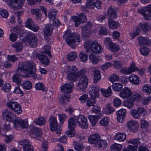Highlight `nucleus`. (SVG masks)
I'll return each instance as SVG.
<instances>
[{"label":"nucleus","mask_w":151,"mask_h":151,"mask_svg":"<svg viewBox=\"0 0 151 151\" xmlns=\"http://www.w3.org/2000/svg\"><path fill=\"white\" fill-rule=\"evenodd\" d=\"M109 50L111 52H116L119 49V46L118 45L112 43L109 47Z\"/></svg>","instance_id":"nucleus-50"},{"label":"nucleus","mask_w":151,"mask_h":151,"mask_svg":"<svg viewBox=\"0 0 151 151\" xmlns=\"http://www.w3.org/2000/svg\"><path fill=\"white\" fill-rule=\"evenodd\" d=\"M30 132L31 133L30 136L36 139V140L41 141L43 138L40 136L41 133V129L39 128L35 127L33 126H31L29 127Z\"/></svg>","instance_id":"nucleus-9"},{"label":"nucleus","mask_w":151,"mask_h":151,"mask_svg":"<svg viewBox=\"0 0 151 151\" xmlns=\"http://www.w3.org/2000/svg\"><path fill=\"white\" fill-rule=\"evenodd\" d=\"M112 19H108V25L109 27L112 29L117 28L119 26V23Z\"/></svg>","instance_id":"nucleus-29"},{"label":"nucleus","mask_w":151,"mask_h":151,"mask_svg":"<svg viewBox=\"0 0 151 151\" xmlns=\"http://www.w3.org/2000/svg\"><path fill=\"white\" fill-rule=\"evenodd\" d=\"M112 88L115 91H120L123 88L122 84L120 83H115L113 84Z\"/></svg>","instance_id":"nucleus-44"},{"label":"nucleus","mask_w":151,"mask_h":151,"mask_svg":"<svg viewBox=\"0 0 151 151\" xmlns=\"http://www.w3.org/2000/svg\"><path fill=\"white\" fill-rule=\"evenodd\" d=\"M35 66L36 65L32 61L19 63L17 70L25 74L26 77H29L33 75L35 73Z\"/></svg>","instance_id":"nucleus-2"},{"label":"nucleus","mask_w":151,"mask_h":151,"mask_svg":"<svg viewBox=\"0 0 151 151\" xmlns=\"http://www.w3.org/2000/svg\"><path fill=\"white\" fill-rule=\"evenodd\" d=\"M88 98L86 102V105L88 107L93 106L96 103L95 98Z\"/></svg>","instance_id":"nucleus-54"},{"label":"nucleus","mask_w":151,"mask_h":151,"mask_svg":"<svg viewBox=\"0 0 151 151\" xmlns=\"http://www.w3.org/2000/svg\"><path fill=\"white\" fill-rule=\"evenodd\" d=\"M107 14L109 18V19H115L117 17L116 12L112 8L111 6L108 9Z\"/></svg>","instance_id":"nucleus-30"},{"label":"nucleus","mask_w":151,"mask_h":151,"mask_svg":"<svg viewBox=\"0 0 151 151\" xmlns=\"http://www.w3.org/2000/svg\"><path fill=\"white\" fill-rule=\"evenodd\" d=\"M16 71L18 73L14 75L12 78V79L13 82L16 83L19 86H20L21 84L20 83L21 82V81L19 74L21 72H18L17 70Z\"/></svg>","instance_id":"nucleus-41"},{"label":"nucleus","mask_w":151,"mask_h":151,"mask_svg":"<svg viewBox=\"0 0 151 151\" xmlns=\"http://www.w3.org/2000/svg\"><path fill=\"white\" fill-rule=\"evenodd\" d=\"M35 88L37 90H41L43 91H46V88L42 83H36L35 85Z\"/></svg>","instance_id":"nucleus-46"},{"label":"nucleus","mask_w":151,"mask_h":151,"mask_svg":"<svg viewBox=\"0 0 151 151\" xmlns=\"http://www.w3.org/2000/svg\"><path fill=\"white\" fill-rule=\"evenodd\" d=\"M139 126L138 122L135 121L130 120L127 123V127L132 132L137 131L138 129Z\"/></svg>","instance_id":"nucleus-16"},{"label":"nucleus","mask_w":151,"mask_h":151,"mask_svg":"<svg viewBox=\"0 0 151 151\" xmlns=\"http://www.w3.org/2000/svg\"><path fill=\"white\" fill-rule=\"evenodd\" d=\"M98 67H95L92 68V70L94 75L93 82L96 83L100 81L101 76L100 72L98 70Z\"/></svg>","instance_id":"nucleus-23"},{"label":"nucleus","mask_w":151,"mask_h":151,"mask_svg":"<svg viewBox=\"0 0 151 151\" xmlns=\"http://www.w3.org/2000/svg\"><path fill=\"white\" fill-rule=\"evenodd\" d=\"M134 101V99H128L123 102V104L128 108H131L133 106Z\"/></svg>","instance_id":"nucleus-35"},{"label":"nucleus","mask_w":151,"mask_h":151,"mask_svg":"<svg viewBox=\"0 0 151 151\" xmlns=\"http://www.w3.org/2000/svg\"><path fill=\"white\" fill-rule=\"evenodd\" d=\"M2 115L5 120L9 122L13 121L15 128L16 129L18 130L19 126L23 129L26 128L28 126L27 121H24L19 117L16 118L14 115L7 109L3 111Z\"/></svg>","instance_id":"nucleus-1"},{"label":"nucleus","mask_w":151,"mask_h":151,"mask_svg":"<svg viewBox=\"0 0 151 151\" xmlns=\"http://www.w3.org/2000/svg\"><path fill=\"white\" fill-rule=\"evenodd\" d=\"M72 19L75 22V26L76 27L81 23L87 21L86 16L83 13H80L78 16L73 17Z\"/></svg>","instance_id":"nucleus-12"},{"label":"nucleus","mask_w":151,"mask_h":151,"mask_svg":"<svg viewBox=\"0 0 151 151\" xmlns=\"http://www.w3.org/2000/svg\"><path fill=\"white\" fill-rule=\"evenodd\" d=\"M142 91L144 92L150 94L151 92V86L149 84H146L143 87Z\"/></svg>","instance_id":"nucleus-57"},{"label":"nucleus","mask_w":151,"mask_h":151,"mask_svg":"<svg viewBox=\"0 0 151 151\" xmlns=\"http://www.w3.org/2000/svg\"><path fill=\"white\" fill-rule=\"evenodd\" d=\"M73 84L70 82V83H67L62 87L61 90L62 92L64 93L67 94L70 93L72 91V86Z\"/></svg>","instance_id":"nucleus-22"},{"label":"nucleus","mask_w":151,"mask_h":151,"mask_svg":"<svg viewBox=\"0 0 151 151\" xmlns=\"http://www.w3.org/2000/svg\"><path fill=\"white\" fill-rule=\"evenodd\" d=\"M19 0H8V4L12 7L15 9H19L22 5L23 4L21 3V4H19L18 2Z\"/></svg>","instance_id":"nucleus-25"},{"label":"nucleus","mask_w":151,"mask_h":151,"mask_svg":"<svg viewBox=\"0 0 151 151\" xmlns=\"http://www.w3.org/2000/svg\"><path fill=\"white\" fill-rule=\"evenodd\" d=\"M50 129L52 131H56L58 134H60L61 129L60 126L58 125L56 118L53 116H51L49 120Z\"/></svg>","instance_id":"nucleus-7"},{"label":"nucleus","mask_w":151,"mask_h":151,"mask_svg":"<svg viewBox=\"0 0 151 151\" xmlns=\"http://www.w3.org/2000/svg\"><path fill=\"white\" fill-rule=\"evenodd\" d=\"M70 98V96H69L68 95L63 96L59 99V101L61 104L65 105L68 102Z\"/></svg>","instance_id":"nucleus-32"},{"label":"nucleus","mask_w":151,"mask_h":151,"mask_svg":"<svg viewBox=\"0 0 151 151\" xmlns=\"http://www.w3.org/2000/svg\"><path fill=\"white\" fill-rule=\"evenodd\" d=\"M69 129V130L66 132V134L68 137H71L75 135L76 132L74 129Z\"/></svg>","instance_id":"nucleus-62"},{"label":"nucleus","mask_w":151,"mask_h":151,"mask_svg":"<svg viewBox=\"0 0 151 151\" xmlns=\"http://www.w3.org/2000/svg\"><path fill=\"white\" fill-rule=\"evenodd\" d=\"M129 80L132 83L135 85L139 84L140 82L139 78L136 75L132 74L129 77Z\"/></svg>","instance_id":"nucleus-27"},{"label":"nucleus","mask_w":151,"mask_h":151,"mask_svg":"<svg viewBox=\"0 0 151 151\" xmlns=\"http://www.w3.org/2000/svg\"><path fill=\"white\" fill-rule=\"evenodd\" d=\"M140 26L142 30L147 32L151 29V24L149 23H145L141 24Z\"/></svg>","instance_id":"nucleus-43"},{"label":"nucleus","mask_w":151,"mask_h":151,"mask_svg":"<svg viewBox=\"0 0 151 151\" xmlns=\"http://www.w3.org/2000/svg\"><path fill=\"white\" fill-rule=\"evenodd\" d=\"M84 47L86 49V52L89 53L91 52L96 54H99L103 51L102 47L99 45L97 41L92 42L89 41H86L84 44Z\"/></svg>","instance_id":"nucleus-5"},{"label":"nucleus","mask_w":151,"mask_h":151,"mask_svg":"<svg viewBox=\"0 0 151 151\" xmlns=\"http://www.w3.org/2000/svg\"><path fill=\"white\" fill-rule=\"evenodd\" d=\"M99 86H93L89 91V94L91 97L96 98L99 96Z\"/></svg>","instance_id":"nucleus-19"},{"label":"nucleus","mask_w":151,"mask_h":151,"mask_svg":"<svg viewBox=\"0 0 151 151\" xmlns=\"http://www.w3.org/2000/svg\"><path fill=\"white\" fill-rule=\"evenodd\" d=\"M57 10L55 9L52 10L48 15L50 19L54 20L56 17Z\"/></svg>","instance_id":"nucleus-52"},{"label":"nucleus","mask_w":151,"mask_h":151,"mask_svg":"<svg viewBox=\"0 0 151 151\" xmlns=\"http://www.w3.org/2000/svg\"><path fill=\"white\" fill-rule=\"evenodd\" d=\"M78 126L82 128L86 129L88 127L87 119L83 115H80L75 119Z\"/></svg>","instance_id":"nucleus-11"},{"label":"nucleus","mask_w":151,"mask_h":151,"mask_svg":"<svg viewBox=\"0 0 151 151\" xmlns=\"http://www.w3.org/2000/svg\"><path fill=\"white\" fill-rule=\"evenodd\" d=\"M109 119L108 117H105L102 118L100 121L99 123L101 125L106 126L108 125Z\"/></svg>","instance_id":"nucleus-56"},{"label":"nucleus","mask_w":151,"mask_h":151,"mask_svg":"<svg viewBox=\"0 0 151 151\" xmlns=\"http://www.w3.org/2000/svg\"><path fill=\"white\" fill-rule=\"evenodd\" d=\"M19 145L23 146L24 151H34L33 146L28 142H19Z\"/></svg>","instance_id":"nucleus-26"},{"label":"nucleus","mask_w":151,"mask_h":151,"mask_svg":"<svg viewBox=\"0 0 151 151\" xmlns=\"http://www.w3.org/2000/svg\"><path fill=\"white\" fill-rule=\"evenodd\" d=\"M88 55L85 54L83 52H81L80 53L79 57L80 59L83 62H85L87 61L88 59Z\"/></svg>","instance_id":"nucleus-59"},{"label":"nucleus","mask_w":151,"mask_h":151,"mask_svg":"<svg viewBox=\"0 0 151 151\" xmlns=\"http://www.w3.org/2000/svg\"><path fill=\"white\" fill-rule=\"evenodd\" d=\"M36 57L42 64L46 66H47L50 64V60L45 55L42 54H37L36 55Z\"/></svg>","instance_id":"nucleus-21"},{"label":"nucleus","mask_w":151,"mask_h":151,"mask_svg":"<svg viewBox=\"0 0 151 151\" xmlns=\"http://www.w3.org/2000/svg\"><path fill=\"white\" fill-rule=\"evenodd\" d=\"M6 104L8 108L17 114H20L22 112L21 107L20 105L17 102H9L7 103Z\"/></svg>","instance_id":"nucleus-10"},{"label":"nucleus","mask_w":151,"mask_h":151,"mask_svg":"<svg viewBox=\"0 0 151 151\" xmlns=\"http://www.w3.org/2000/svg\"><path fill=\"white\" fill-rule=\"evenodd\" d=\"M66 68H66L65 69L64 71L67 73L69 72L67 76L68 79L73 81L78 80V77L83 76L84 73H86V70L84 69H81L80 71L76 72L78 70V69L75 65L67 66Z\"/></svg>","instance_id":"nucleus-3"},{"label":"nucleus","mask_w":151,"mask_h":151,"mask_svg":"<svg viewBox=\"0 0 151 151\" xmlns=\"http://www.w3.org/2000/svg\"><path fill=\"white\" fill-rule=\"evenodd\" d=\"M11 89V85L8 83L4 84L1 88V90L6 92H9Z\"/></svg>","instance_id":"nucleus-60"},{"label":"nucleus","mask_w":151,"mask_h":151,"mask_svg":"<svg viewBox=\"0 0 151 151\" xmlns=\"http://www.w3.org/2000/svg\"><path fill=\"white\" fill-rule=\"evenodd\" d=\"M76 58V54L74 52H70L67 55V58L68 61L73 60Z\"/></svg>","instance_id":"nucleus-53"},{"label":"nucleus","mask_w":151,"mask_h":151,"mask_svg":"<svg viewBox=\"0 0 151 151\" xmlns=\"http://www.w3.org/2000/svg\"><path fill=\"white\" fill-rule=\"evenodd\" d=\"M92 26L91 22H88L82 27V38L85 39L88 37L90 34V29Z\"/></svg>","instance_id":"nucleus-14"},{"label":"nucleus","mask_w":151,"mask_h":151,"mask_svg":"<svg viewBox=\"0 0 151 151\" xmlns=\"http://www.w3.org/2000/svg\"><path fill=\"white\" fill-rule=\"evenodd\" d=\"M122 103L121 100L119 98H115L113 101V105L116 107H118L120 106Z\"/></svg>","instance_id":"nucleus-61"},{"label":"nucleus","mask_w":151,"mask_h":151,"mask_svg":"<svg viewBox=\"0 0 151 151\" xmlns=\"http://www.w3.org/2000/svg\"><path fill=\"white\" fill-rule=\"evenodd\" d=\"M95 147H98L99 148H101L103 150L105 149L107 146V143L105 142H90Z\"/></svg>","instance_id":"nucleus-33"},{"label":"nucleus","mask_w":151,"mask_h":151,"mask_svg":"<svg viewBox=\"0 0 151 151\" xmlns=\"http://www.w3.org/2000/svg\"><path fill=\"white\" fill-rule=\"evenodd\" d=\"M74 149L78 151H82L84 148V146L82 143H76V142L73 145Z\"/></svg>","instance_id":"nucleus-48"},{"label":"nucleus","mask_w":151,"mask_h":151,"mask_svg":"<svg viewBox=\"0 0 151 151\" xmlns=\"http://www.w3.org/2000/svg\"><path fill=\"white\" fill-rule=\"evenodd\" d=\"M88 142H106L101 138L100 135L98 133L90 135L88 138Z\"/></svg>","instance_id":"nucleus-24"},{"label":"nucleus","mask_w":151,"mask_h":151,"mask_svg":"<svg viewBox=\"0 0 151 151\" xmlns=\"http://www.w3.org/2000/svg\"><path fill=\"white\" fill-rule=\"evenodd\" d=\"M89 58L91 62L94 64H97L98 62L100 60L98 56L92 54H91L89 55Z\"/></svg>","instance_id":"nucleus-34"},{"label":"nucleus","mask_w":151,"mask_h":151,"mask_svg":"<svg viewBox=\"0 0 151 151\" xmlns=\"http://www.w3.org/2000/svg\"><path fill=\"white\" fill-rule=\"evenodd\" d=\"M145 111V109L142 107L137 108V109H132L130 111L132 116L136 119H139L140 114H142Z\"/></svg>","instance_id":"nucleus-17"},{"label":"nucleus","mask_w":151,"mask_h":151,"mask_svg":"<svg viewBox=\"0 0 151 151\" xmlns=\"http://www.w3.org/2000/svg\"><path fill=\"white\" fill-rule=\"evenodd\" d=\"M132 95L131 91L128 88L125 87L122 92L119 93V96L124 99L129 98Z\"/></svg>","instance_id":"nucleus-18"},{"label":"nucleus","mask_w":151,"mask_h":151,"mask_svg":"<svg viewBox=\"0 0 151 151\" xmlns=\"http://www.w3.org/2000/svg\"><path fill=\"white\" fill-rule=\"evenodd\" d=\"M86 5L90 9H93L94 6V3L92 0H87Z\"/></svg>","instance_id":"nucleus-63"},{"label":"nucleus","mask_w":151,"mask_h":151,"mask_svg":"<svg viewBox=\"0 0 151 151\" xmlns=\"http://www.w3.org/2000/svg\"><path fill=\"white\" fill-rule=\"evenodd\" d=\"M37 36L33 33H29L28 35L27 42L31 47L35 48L37 47Z\"/></svg>","instance_id":"nucleus-13"},{"label":"nucleus","mask_w":151,"mask_h":151,"mask_svg":"<svg viewBox=\"0 0 151 151\" xmlns=\"http://www.w3.org/2000/svg\"><path fill=\"white\" fill-rule=\"evenodd\" d=\"M52 30L51 25L47 24L45 29L44 34L47 36L50 35L52 33Z\"/></svg>","instance_id":"nucleus-47"},{"label":"nucleus","mask_w":151,"mask_h":151,"mask_svg":"<svg viewBox=\"0 0 151 151\" xmlns=\"http://www.w3.org/2000/svg\"><path fill=\"white\" fill-rule=\"evenodd\" d=\"M99 32L100 34L106 35L108 34L106 29L103 27H100L99 30Z\"/></svg>","instance_id":"nucleus-64"},{"label":"nucleus","mask_w":151,"mask_h":151,"mask_svg":"<svg viewBox=\"0 0 151 151\" xmlns=\"http://www.w3.org/2000/svg\"><path fill=\"white\" fill-rule=\"evenodd\" d=\"M101 91L103 96L105 97H108L111 96L112 93L111 86L109 87L106 90L101 88Z\"/></svg>","instance_id":"nucleus-31"},{"label":"nucleus","mask_w":151,"mask_h":151,"mask_svg":"<svg viewBox=\"0 0 151 151\" xmlns=\"http://www.w3.org/2000/svg\"><path fill=\"white\" fill-rule=\"evenodd\" d=\"M12 46L15 49L16 51L17 52L21 51L23 48L22 44L19 42H16L14 44L12 45Z\"/></svg>","instance_id":"nucleus-37"},{"label":"nucleus","mask_w":151,"mask_h":151,"mask_svg":"<svg viewBox=\"0 0 151 151\" xmlns=\"http://www.w3.org/2000/svg\"><path fill=\"white\" fill-rule=\"evenodd\" d=\"M137 12L143 16L145 20H151V4L145 7L138 8Z\"/></svg>","instance_id":"nucleus-6"},{"label":"nucleus","mask_w":151,"mask_h":151,"mask_svg":"<svg viewBox=\"0 0 151 151\" xmlns=\"http://www.w3.org/2000/svg\"><path fill=\"white\" fill-rule=\"evenodd\" d=\"M74 118H71L68 120V127L69 128L74 129L76 127V123H77Z\"/></svg>","instance_id":"nucleus-36"},{"label":"nucleus","mask_w":151,"mask_h":151,"mask_svg":"<svg viewBox=\"0 0 151 151\" xmlns=\"http://www.w3.org/2000/svg\"><path fill=\"white\" fill-rule=\"evenodd\" d=\"M104 111L105 114H110L112 113L114 111V110L110 104H108L104 108Z\"/></svg>","instance_id":"nucleus-45"},{"label":"nucleus","mask_w":151,"mask_h":151,"mask_svg":"<svg viewBox=\"0 0 151 151\" xmlns=\"http://www.w3.org/2000/svg\"><path fill=\"white\" fill-rule=\"evenodd\" d=\"M122 146L121 144L115 143L111 146V149L113 151H120L121 150Z\"/></svg>","instance_id":"nucleus-49"},{"label":"nucleus","mask_w":151,"mask_h":151,"mask_svg":"<svg viewBox=\"0 0 151 151\" xmlns=\"http://www.w3.org/2000/svg\"><path fill=\"white\" fill-rule=\"evenodd\" d=\"M126 113V110L123 109L116 111L117 120L118 122L121 123L123 122L125 119Z\"/></svg>","instance_id":"nucleus-20"},{"label":"nucleus","mask_w":151,"mask_h":151,"mask_svg":"<svg viewBox=\"0 0 151 151\" xmlns=\"http://www.w3.org/2000/svg\"><path fill=\"white\" fill-rule=\"evenodd\" d=\"M70 32L69 31H68L64 34L63 38L68 45L74 48L76 45V42H79L81 41L80 36L77 33H70Z\"/></svg>","instance_id":"nucleus-4"},{"label":"nucleus","mask_w":151,"mask_h":151,"mask_svg":"<svg viewBox=\"0 0 151 151\" xmlns=\"http://www.w3.org/2000/svg\"><path fill=\"white\" fill-rule=\"evenodd\" d=\"M137 40L139 41V44L140 45H150L151 44L150 41L146 38L139 36L137 37Z\"/></svg>","instance_id":"nucleus-28"},{"label":"nucleus","mask_w":151,"mask_h":151,"mask_svg":"<svg viewBox=\"0 0 151 151\" xmlns=\"http://www.w3.org/2000/svg\"><path fill=\"white\" fill-rule=\"evenodd\" d=\"M86 73H84L83 76H81L78 78H80L78 83L76 85V89L77 90H81L82 91H85L87 87L88 83V79L86 76Z\"/></svg>","instance_id":"nucleus-8"},{"label":"nucleus","mask_w":151,"mask_h":151,"mask_svg":"<svg viewBox=\"0 0 151 151\" xmlns=\"http://www.w3.org/2000/svg\"><path fill=\"white\" fill-rule=\"evenodd\" d=\"M88 118L93 126H94L96 125L97 122L99 118V117L96 116L91 115L88 116Z\"/></svg>","instance_id":"nucleus-39"},{"label":"nucleus","mask_w":151,"mask_h":151,"mask_svg":"<svg viewBox=\"0 0 151 151\" xmlns=\"http://www.w3.org/2000/svg\"><path fill=\"white\" fill-rule=\"evenodd\" d=\"M140 50L141 54L145 56L148 55L149 52V50L146 47H142Z\"/></svg>","instance_id":"nucleus-58"},{"label":"nucleus","mask_w":151,"mask_h":151,"mask_svg":"<svg viewBox=\"0 0 151 151\" xmlns=\"http://www.w3.org/2000/svg\"><path fill=\"white\" fill-rule=\"evenodd\" d=\"M133 145H129L128 146V148L131 150L132 151H136L138 148L137 143L138 142H135L134 144V142H130Z\"/></svg>","instance_id":"nucleus-55"},{"label":"nucleus","mask_w":151,"mask_h":151,"mask_svg":"<svg viewBox=\"0 0 151 151\" xmlns=\"http://www.w3.org/2000/svg\"><path fill=\"white\" fill-rule=\"evenodd\" d=\"M25 26L35 32H37L39 29V27L35 24V23L30 18L26 20Z\"/></svg>","instance_id":"nucleus-15"},{"label":"nucleus","mask_w":151,"mask_h":151,"mask_svg":"<svg viewBox=\"0 0 151 151\" xmlns=\"http://www.w3.org/2000/svg\"><path fill=\"white\" fill-rule=\"evenodd\" d=\"M114 138L115 140L117 141L123 142L126 139V136L124 133H118L115 135Z\"/></svg>","instance_id":"nucleus-38"},{"label":"nucleus","mask_w":151,"mask_h":151,"mask_svg":"<svg viewBox=\"0 0 151 151\" xmlns=\"http://www.w3.org/2000/svg\"><path fill=\"white\" fill-rule=\"evenodd\" d=\"M46 120L43 117H40L34 120V122L37 124L42 125L45 124Z\"/></svg>","instance_id":"nucleus-42"},{"label":"nucleus","mask_w":151,"mask_h":151,"mask_svg":"<svg viewBox=\"0 0 151 151\" xmlns=\"http://www.w3.org/2000/svg\"><path fill=\"white\" fill-rule=\"evenodd\" d=\"M140 29L138 27H136L132 33H131L130 36L132 39L138 35L139 34Z\"/></svg>","instance_id":"nucleus-51"},{"label":"nucleus","mask_w":151,"mask_h":151,"mask_svg":"<svg viewBox=\"0 0 151 151\" xmlns=\"http://www.w3.org/2000/svg\"><path fill=\"white\" fill-rule=\"evenodd\" d=\"M20 86H22L23 88L26 90H29L32 88V84L31 82L29 81H25L22 84H21Z\"/></svg>","instance_id":"nucleus-40"}]
</instances>
